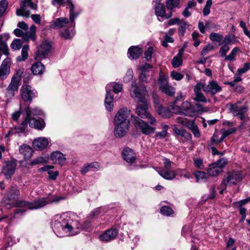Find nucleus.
<instances>
[{
	"label": "nucleus",
	"instance_id": "1",
	"mask_svg": "<svg viewBox=\"0 0 250 250\" xmlns=\"http://www.w3.org/2000/svg\"><path fill=\"white\" fill-rule=\"evenodd\" d=\"M77 218V216L71 212L56 215L52 219L51 227L59 237L76 235L81 226Z\"/></svg>",
	"mask_w": 250,
	"mask_h": 250
},
{
	"label": "nucleus",
	"instance_id": "2",
	"mask_svg": "<svg viewBox=\"0 0 250 250\" xmlns=\"http://www.w3.org/2000/svg\"><path fill=\"white\" fill-rule=\"evenodd\" d=\"M131 97L137 99L141 103L136 109V114L143 119H147L149 124L155 125L157 122L155 118L148 112V104L146 101V87L143 84L132 82L130 89Z\"/></svg>",
	"mask_w": 250,
	"mask_h": 250
},
{
	"label": "nucleus",
	"instance_id": "3",
	"mask_svg": "<svg viewBox=\"0 0 250 250\" xmlns=\"http://www.w3.org/2000/svg\"><path fill=\"white\" fill-rule=\"evenodd\" d=\"M61 199L60 197L56 196H48L35 200L34 202H29L25 201H21L14 203L11 205H6V206L7 208L18 206L26 207L29 209H36L43 207L48 204L58 202Z\"/></svg>",
	"mask_w": 250,
	"mask_h": 250
},
{
	"label": "nucleus",
	"instance_id": "4",
	"mask_svg": "<svg viewBox=\"0 0 250 250\" xmlns=\"http://www.w3.org/2000/svg\"><path fill=\"white\" fill-rule=\"evenodd\" d=\"M71 20L70 18L61 17L56 19L50 23V27L53 29H59L67 27V28L62 31L61 36L65 39H70L75 35L74 27L75 22L74 24H71Z\"/></svg>",
	"mask_w": 250,
	"mask_h": 250
},
{
	"label": "nucleus",
	"instance_id": "5",
	"mask_svg": "<svg viewBox=\"0 0 250 250\" xmlns=\"http://www.w3.org/2000/svg\"><path fill=\"white\" fill-rule=\"evenodd\" d=\"M131 121L137 132L148 135L153 133L155 131V127L135 115H131Z\"/></svg>",
	"mask_w": 250,
	"mask_h": 250
},
{
	"label": "nucleus",
	"instance_id": "6",
	"mask_svg": "<svg viewBox=\"0 0 250 250\" xmlns=\"http://www.w3.org/2000/svg\"><path fill=\"white\" fill-rule=\"evenodd\" d=\"M30 112L27 111V116L24 120L22 122L21 127L20 128L21 132H24L27 128V125L29 124L31 127L39 130H42L45 126V123L43 119H37L35 117L30 118Z\"/></svg>",
	"mask_w": 250,
	"mask_h": 250
},
{
	"label": "nucleus",
	"instance_id": "7",
	"mask_svg": "<svg viewBox=\"0 0 250 250\" xmlns=\"http://www.w3.org/2000/svg\"><path fill=\"white\" fill-rule=\"evenodd\" d=\"M168 76L160 72L158 79L160 89L168 96H172L175 93L174 88L168 83Z\"/></svg>",
	"mask_w": 250,
	"mask_h": 250
},
{
	"label": "nucleus",
	"instance_id": "8",
	"mask_svg": "<svg viewBox=\"0 0 250 250\" xmlns=\"http://www.w3.org/2000/svg\"><path fill=\"white\" fill-rule=\"evenodd\" d=\"M28 7L33 10L37 9V4L32 2V0H21L20 8L17 10L16 14L18 16L29 18L30 12L27 9Z\"/></svg>",
	"mask_w": 250,
	"mask_h": 250
},
{
	"label": "nucleus",
	"instance_id": "9",
	"mask_svg": "<svg viewBox=\"0 0 250 250\" xmlns=\"http://www.w3.org/2000/svg\"><path fill=\"white\" fill-rule=\"evenodd\" d=\"M227 163L226 159L221 158L216 162L209 165V167L207 170L208 175L212 177L219 175L223 171L222 169L227 164Z\"/></svg>",
	"mask_w": 250,
	"mask_h": 250
},
{
	"label": "nucleus",
	"instance_id": "10",
	"mask_svg": "<svg viewBox=\"0 0 250 250\" xmlns=\"http://www.w3.org/2000/svg\"><path fill=\"white\" fill-rule=\"evenodd\" d=\"M36 26L32 25L30 26L29 32H24L21 29H16L14 31V33L16 36L21 37L25 42H28L29 40L33 41H35L36 40Z\"/></svg>",
	"mask_w": 250,
	"mask_h": 250
},
{
	"label": "nucleus",
	"instance_id": "11",
	"mask_svg": "<svg viewBox=\"0 0 250 250\" xmlns=\"http://www.w3.org/2000/svg\"><path fill=\"white\" fill-rule=\"evenodd\" d=\"M242 174L238 171L228 172L225 176L222 184L225 186L235 185L242 179Z\"/></svg>",
	"mask_w": 250,
	"mask_h": 250
},
{
	"label": "nucleus",
	"instance_id": "12",
	"mask_svg": "<svg viewBox=\"0 0 250 250\" xmlns=\"http://www.w3.org/2000/svg\"><path fill=\"white\" fill-rule=\"evenodd\" d=\"M238 102L235 104H231L229 107L230 112L233 116L238 117L240 120H244L247 116L248 107L246 106H240Z\"/></svg>",
	"mask_w": 250,
	"mask_h": 250
},
{
	"label": "nucleus",
	"instance_id": "13",
	"mask_svg": "<svg viewBox=\"0 0 250 250\" xmlns=\"http://www.w3.org/2000/svg\"><path fill=\"white\" fill-rule=\"evenodd\" d=\"M153 97L155 104V108L157 113L164 118H169L172 116V112L168 108L163 107L159 102L158 96L153 94Z\"/></svg>",
	"mask_w": 250,
	"mask_h": 250
},
{
	"label": "nucleus",
	"instance_id": "14",
	"mask_svg": "<svg viewBox=\"0 0 250 250\" xmlns=\"http://www.w3.org/2000/svg\"><path fill=\"white\" fill-rule=\"evenodd\" d=\"M64 6L69 10V18L71 20V24H74L75 19L80 14L81 11L78 6L75 5L71 0H67L64 3Z\"/></svg>",
	"mask_w": 250,
	"mask_h": 250
},
{
	"label": "nucleus",
	"instance_id": "15",
	"mask_svg": "<svg viewBox=\"0 0 250 250\" xmlns=\"http://www.w3.org/2000/svg\"><path fill=\"white\" fill-rule=\"evenodd\" d=\"M129 114L130 110L127 108L121 109L114 117V124H123V123L130 124L129 120H127Z\"/></svg>",
	"mask_w": 250,
	"mask_h": 250
},
{
	"label": "nucleus",
	"instance_id": "16",
	"mask_svg": "<svg viewBox=\"0 0 250 250\" xmlns=\"http://www.w3.org/2000/svg\"><path fill=\"white\" fill-rule=\"evenodd\" d=\"M37 92L32 89L29 85H23L21 89V95L25 102H31L33 98L36 96Z\"/></svg>",
	"mask_w": 250,
	"mask_h": 250
},
{
	"label": "nucleus",
	"instance_id": "17",
	"mask_svg": "<svg viewBox=\"0 0 250 250\" xmlns=\"http://www.w3.org/2000/svg\"><path fill=\"white\" fill-rule=\"evenodd\" d=\"M118 233V230L116 229H109L104 231L99 236V239L104 242H108L114 240Z\"/></svg>",
	"mask_w": 250,
	"mask_h": 250
},
{
	"label": "nucleus",
	"instance_id": "18",
	"mask_svg": "<svg viewBox=\"0 0 250 250\" xmlns=\"http://www.w3.org/2000/svg\"><path fill=\"white\" fill-rule=\"evenodd\" d=\"M203 90L205 92L215 94L222 90V87L216 81L212 80L209 81L208 84H203Z\"/></svg>",
	"mask_w": 250,
	"mask_h": 250
},
{
	"label": "nucleus",
	"instance_id": "19",
	"mask_svg": "<svg viewBox=\"0 0 250 250\" xmlns=\"http://www.w3.org/2000/svg\"><path fill=\"white\" fill-rule=\"evenodd\" d=\"M51 48V44L50 42L46 41L43 42L37 51L36 54L37 57L40 59L45 58L49 53Z\"/></svg>",
	"mask_w": 250,
	"mask_h": 250
},
{
	"label": "nucleus",
	"instance_id": "20",
	"mask_svg": "<svg viewBox=\"0 0 250 250\" xmlns=\"http://www.w3.org/2000/svg\"><path fill=\"white\" fill-rule=\"evenodd\" d=\"M16 166V163L14 161H9L6 163L2 169V172L5 175L6 178H11V176L15 172Z\"/></svg>",
	"mask_w": 250,
	"mask_h": 250
},
{
	"label": "nucleus",
	"instance_id": "21",
	"mask_svg": "<svg viewBox=\"0 0 250 250\" xmlns=\"http://www.w3.org/2000/svg\"><path fill=\"white\" fill-rule=\"evenodd\" d=\"M114 135L117 138H122L125 136L127 133L129 129V126L130 124H114Z\"/></svg>",
	"mask_w": 250,
	"mask_h": 250
},
{
	"label": "nucleus",
	"instance_id": "22",
	"mask_svg": "<svg viewBox=\"0 0 250 250\" xmlns=\"http://www.w3.org/2000/svg\"><path fill=\"white\" fill-rule=\"evenodd\" d=\"M11 62L9 58L4 59L0 66V78L5 79L10 72Z\"/></svg>",
	"mask_w": 250,
	"mask_h": 250
},
{
	"label": "nucleus",
	"instance_id": "23",
	"mask_svg": "<svg viewBox=\"0 0 250 250\" xmlns=\"http://www.w3.org/2000/svg\"><path fill=\"white\" fill-rule=\"evenodd\" d=\"M20 196V192L17 186H11L6 193L4 197L9 201H16Z\"/></svg>",
	"mask_w": 250,
	"mask_h": 250
},
{
	"label": "nucleus",
	"instance_id": "24",
	"mask_svg": "<svg viewBox=\"0 0 250 250\" xmlns=\"http://www.w3.org/2000/svg\"><path fill=\"white\" fill-rule=\"evenodd\" d=\"M203 89V84L198 83L194 87V92L195 97L193 100L196 102H201L204 103L207 102V100L204 94L201 92Z\"/></svg>",
	"mask_w": 250,
	"mask_h": 250
},
{
	"label": "nucleus",
	"instance_id": "25",
	"mask_svg": "<svg viewBox=\"0 0 250 250\" xmlns=\"http://www.w3.org/2000/svg\"><path fill=\"white\" fill-rule=\"evenodd\" d=\"M124 160L128 163H133L136 159V154L134 151L128 148H125L122 151Z\"/></svg>",
	"mask_w": 250,
	"mask_h": 250
},
{
	"label": "nucleus",
	"instance_id": "26",
	"mask_svg": "<svg viewBox=\"0 0 250 250\" xmlns=\"http://www.w3.org/2000/svg\"><path fill=\"white\" fill-rule=\"evenodd\" d=\"M51 160L55 164H59L63 166L66 161V158L64 154L59 151L53 152L50 156Z\"/></svg>",
	"mask_w": 250,
	"mask_h": 250
},
{
	"label": "nucleus",
	"instance_id": "27",
	"mask_svg": "<svg viewBox=\"0 0 250 250\" xmlns=\"http://www.w3.org/2000/svg\"><path fill=\"white\" fill-rule=\"evenodd\" d=\"M155 169L161 177L167 180H172L176 176V172L174 170H165L159 167H157Z\"/></svg>",
	"mask_w": 250,
	"mask_h": 250
},
{
	"label": "nucleus",
	"instance_id": "28",
	"mask_svg": "<svg viewBox=\"0 0 250 250\" xmlns=\"http://www.w3.org/2000/svg\"><path fill=\"white\" fill-rule=\"evenodd\" d=\"M106 93H112L118 94L123 90V84L120 83L111 82L107 84L105 86Z\"/></svg>",
	"mask_w": 250,
	"mask_h": 250
},
{
	"label": "nucleus",
	"instance_id": "29",
	"mask_svg": "<svg viewBox=\"0 0 250 250\" xmlns=\"http://www.w3.org/2000/svg\"><path fill=\"white\" fill-rule=\"evenodd\" d=\"M48 143V139L44 137H40L33 141V146L35 149L42 150L47 146Z\"/></svg>",
	"mask_w": 250,
	"mask_h": 250
},
{
	"label": "nucleus",
	"instance_id": "30",
	"mask_svg": "<svg viewBox=\"0 0 250 250\" xmlns=\"http://www.w3.org/2000/svg\"><path fill=\"white\" fill-rule=\"evenodd\" d=\"M20 82L12 79L10 84L7 88L6 95L9 97H13L14 95L15 92L17 91L19 86Z\"/></svg>",
	"mask_w": 250,
	"mask_h": 250
},
{
	"label": "nucleus",
	"instance_id": "31",
	"mask_svg": "<svg viewBox=\"0 0 250 250\" xmlns=\"http://www.w3.org/2000/svg\"><path fill=\"white\" fill-rule=\"evenodd\" d=\"M142 49L138 46H132L128 50V57L131 59L138 58L142 53Z\"/></svg>",
	"mask_w": 250,
	"mask_h": 250
},
{
	"label": "nucleus",
	"instance_id": "32",
	"mask_svg": "<svg viewBox=\"0 0 250 250\" xmlns=\"http://www.w3.org/2000/svg\"><path fill=\"white\" fill-rule=\"evenodd\" d=\"M155 14L157 17L167 19L172 16L171 14L167 16L165 11V7L163 4L158 3L155 6Z\"/></svg>",
	"mask_w": 250,
	"mask_h": 250
},
{
	"label": "nucleus",
	"instance_id": "33",
	"mask_svg": "<svg viewBox=\"0 0 250 250\" xmlns=\"http://www.w3.org/2000/svg\"><path fill=\"white\" fill-rule=\"evenodd\" d=\"M44 65L40 62L34 63L31 67V70L34 75H42L44 72Z\"/></svg>",
	"mask_w": 250,
	"mask_h": 250
},
{
	"label": "nucleus",
	"instance_id": "34",
	"mask_svg": "<svg viewBox=\"0 0 250 250\" xmlns=\"http://www.w3.org/2000/svg\"><path fill=\"white\" fill-rule=\"evenodd\" d=\"M19 151L22 154L25 160L29 159L32 154V149L30 146L27 145H22L20 147Z\"/></svg>",
	"mask_w": 250,
	"mask_h": 250
},
{
	"label": "nucleus",
	"instance_id": "35",
	"mask_svg": "<svg viewBox=\"0 0 250 250\" xmlns=\"http://www.w3.org/2000/svg\"><path fill=\"white\" fill-rule=\"evenodd\" d=\"M104 105L106 109L111 111L113 109V95L112 93H106L104 100Z\"/></svg>",
	"mask_w": 250,
	"mask_h": 250
},
{
	"label": "nucleus",
	"instance_id": "36",
	"mask_svg": "<svg viewBox=\"0 0 250 250\" xmlns=\"http://www.w3.org/2000/svg\"><path fill=\"white\" fill-rule=\"evenodd\" d=\"M29 49L28 45H24L22 48L21 55L18 56L17 60L19 62L24 61L28 56V51Z\"/></svg>",
	"mask_w": 250,
	"mask_h": 250
},
{
	"label": "nucleus",
	"instance_id": "37",
	"mask_svg": "<svg viewBox=\"0 0 250 250\" xmlns=\"http://www.w3.org/2000/svg\"><path fill=\"white\" fill-rule=\"evenodd\" d=\"M25 111L26 116H27V111L30 112V115L29 119H31L33 117H35L39 115H41L42 114V111L38 108H35L32 109H30L29 107H27L25 108Z\"/></svg>",
	"mask_w": 250,
	"mask_h": 250
},
{
	"label": "nucleus",
	"instance_id": "38",
	"mask_svg": "<svg viewBox=\"0 0 250 250\" xmlns=\"http://www.w3.org/2000/svg\"><path fill=\"white\" fill-rule=\"evenodd\" d=\"M188 128L191 130L195 138H199L200 137V132L193 121L188 125Z\"/></svg>",
	"mask_w": 250,
	"mask_h": 250
},
{
	"label": "nucleus",
	"instance_id": "39",
	"mask_svg": "<svg viewBox=\"0 0 250 250\" xmlns=\"http://www.w3.org/2000/svg\"><path fill=\"white\" fill-rule=\"evenodd\" d=\"M197 182H200L208 178V173L201 171H197L194 172Z\"/></svg>",
	"mask_w": 250,
	"mask_h": 250
},
{
	"label": "nucleus",
	"instance_id": "40",
	"mask_svg": "<svg viewBox=\"0 0 250 250\" xmlns=\"http://www.w3.org/2000/svg\"><path fill=\"white\" fill-rule=\"evenodd\" d=\"M180 4V0H167L166 6L168 9L172 10L178 7Z\"/></svg>",
	"mask_w": 250,
	"mask_h": 250
},
{
	"label": "nucleus",
	"instance_id": "41",
	"mask_svg": "<svg viewBox=\"0 0 250 250\" xmlns=\"http://www.w3.org/2000/svg\"><path fill=\"white\" fill-rule=\"evenodd\" d=\"M48 158L43 156H39L33 159L31 162V165L33 166L39 164H43L48 162Z\"/></svg>",
	"mask_w": 250,
	"mask_h": 250
},
{
	"label": "nucleus",
	"instance_id": "42",
	"mask_svg": "<svg viewBox=\"0 0 250 250\" xmlns=\"http://www.w3.org/2000/svg\"><path fill=\"white\" fill-rule=\"evenodd\" d=\"M236 130V128L235 127L230 128L227 130L222 129L221 130V132L222 133V140H224L229 135L235 133Z\"/></svg>",
	"mask_w": 250,
	"mask_h": 250
},
{
	"label": "nucleus",
	"instance_id": "43",
	"mask_svg": "<svg viewBox=\"0 0 250 250\" xmlns=\"http://www.w3.org/2000/svg\"><path fill=\"white\" fill-rule=\"evenodd\" d=\"M176 123L179 124V125L186 126L188 127V125L192 123V121L188 120L187 118L184 117H179L177 118L175 120Z\"/></svg>",
	"mask_w": 250,
	"mask_h": 250
},
{
	"label": "nucleus",
	"instance_id": "44",
	"mask_svg": "<svg viewBox=\"0 0 250 250\" xmlns=\"http://www.w3.org/2000/svg\"><path fill=\"white\" fill-rule=\"evenodd\" d=\"M219 133L215 131L211 138V144L212 145H218L220 144L223 140H222V136L219 138Z\"/></svg>",
	"mask_w": 250,
	"mask_h": 250
},
{
	"label": "nucleus",
	"instance_id": "45",
	"mask_svg": "<svg viewBox=\"0 0 250 250\" xmlns=\"http://www.w3.org/2000/svg\"><path fill=\"white\" fill-rule=\"evenodd\" d=\"M22 43L23 42L21 40L16 39L12 42L11 46L14 50H19L21 48Z\"/></svg>",
	"mask_w": 250,
	"mask_h": 250
},
{
	"label": "nucleus",
	"instance_id": "46",
	"mask_svg": "<svg viewBox=\"0 0 250 250\" xmlns=\"http://www.w3.org/2000/svg\"><path fill=\"white\" fill-rule=\"evenodd\" d=\"M162 128L163 130L161 131L157 132L156 134V137L159 139H164L166 137L169 126L167 125H164Z\"/></svg>",
	"mask_w": 250,
	"mask_h": 250
},
{
	"label": "nucleus",
	"instance_id": "47",
	"mask_svg": "<svg viewBox=\"0 0 250 250\" xmlns=\"http://www.w3.org/2000/svg\"><path fill=\"white\" fill-rule=\"evenodd\" d=\"M161 213L166 216H170L174 213L173 209L168 206H163L160 209Z\"/></svg>",
	"mask_w": 250,
	"mask_h": 250
},
{
	"label": "nucleus",
	"instance_id": "48",
	"mask_svg": "<svg viewBox=\"0 0 250 250\" xmlns=\"http://www.w3.org/2000/svg\"><path fill=\"white\" fill-rule=\"evenodd\" d=\"M239 51V49L237 47H234L231 51L230 53L226 56L225 57V60H229V61H232L235 60L236 53Z\"/></svg>",
	"mask_w": 250,
	"mask_h": 250
},
{
	"label": "nucleus",
	"instance_id": "49",
	"mask_svg": "<svg viewBox=\"0 0 250 250\" xmlns=\"http://www.w3.org/2000/svg\"><path fill=\"white\" fill-rule=\"evenodd\" d=\"M194 107L196 112V116L201 114L203 112H207L208 111V109L206 107L204 108L200 104L196 103L194 105Z\"/></svg>",
	"mask_w": 250,
	"mask_h": 250
},
{
	"label": "nucleus",
	"instance_id": "50",
	"mask_svg": "<svg viewBox=\"0 0 250 250\" xmlns=\"http://www.w3.org/2000/svg\"><path fill=\"white\" fill-rule=\"evenodd\" d=\"M177 173L179 176L181 177L183 176L187 179H190L192 177L191 173L185 169H178L177 170Z\"/></svg>",
	"mask_w": 250,
	"mask_h": 250
},
{
	"label": "nucleus",
	"instance_id": "51",
	"mask_svg": "<svg viewBox=\"0 0 250 250\" xmlns=\"http://www.w3.org/2000/svg\"><path fill=\"white\" fill-rule=\"evenodd\" d=\"M209 39L213 42H220L223 39V36L218 33L212 32L209 35Z\"/></svg>",
	"mask_w": 250,
	"mask_h": 250
},
{
	"label": "nucleus",
	"instance_id": "52",
	"mask_svg": "<svg viewBox=\"0 0 250 250\" xmlns=\"http://www.w3.org/2000/svg\"><path fill=\"white\" fill-rule=\"evenodd\" d=\"M8 3L6 0L0 1V17H1L6 11Z\"/></svg>",
	"mask_w": 250,
	"mask_h": 250
},
{
	"label": "nucleus",
	"instance_id": "53",
	"mask_svg": "<svg viewBox=\"0 0 250 250\" xmlns=\"http://www.w3.org/2000/svg\"><path fill=\"white\" fill-rule=\"evenodd\" d=\"M182 58L176 56L174 57L171 61L172 66L174 68H176L182 65Z\"/></svg>",
	"mask_w": 250,
	"mask_h": 250
},
{
	"label": "nucleus",
	"instance_id": "54",
	"mask_svg": "<svg viewBox=\"0 0 250 250\" xmlns=\"http://www.w3.org/2000/svg\"><path fill=\"white\" fill-rule=\"evenodd\" d=\"M21 126H19L18 127L10 128L9 130L7 132V133L5 135V138L7 139V140L9 141V138L13 135L17 133V132H21L20 128Z\"/></svg>",
	"mask_w": 250,
	"mask_h": 250
},
{
	"label": "nucleus",
	"instance_id": "55",
	"mask_svg": "<svg viewBox=\"0 0 250 250\" xmlns=\"http://www.w3.org/2000/svg\"><path fill=\"white\" fill-rule=\"evenodd\" d=\"M133 77V72L131 69H127L125 76L123 78V81L125 83H128L132 80Z\"/></svg>",
	"mask_w": 250,
	"mask_h": 250
},
{
	"label": "nucleus",
	"instance_id": "56",
	"mask_svg": "<svg viewBox=\"0 0 250 250\" xmlns=\"http://www.w3.org/2000/svg\"><path fill=\"white\" fill-rule=\"evenodd\" d=\"M212 5V0H208L206 2L205 6L204 7L203 13L205 16L208 15L210 13V9Z\"/></svg>",
	"mask_w": 250,
	"mask_h": 250
},
{
	"label": "nucleus",
	"instance_id": "57",
	"mask_svg": "<svg viewBox=\"0 0 250 250\" xmlns=\"http://www.w3.org/2000/svg\"><path fill=\"white\" fill-rule=\"evenodd\" d=\"M250 201V196L244 199H242L238 202H235L233 203V205L236 207H243V206L246 205Z\"/></svg>",
	"mask_w": 250,
	"mask_h": 250
},
{
	"label": "nucleus",
	"instance_id": "58",
	"mask_svg": "<svg viewBox=\"0 0 250 250\" xmlns=\"http://www.w3.org/2000/svg\"><path fill=\"white\" fill-rule=\"evenodd\" d=\"M213 49V45L211 43H208L203 49L201 52V55L202 56H205Z\"/></svg>",
	"mask_w": 250,
	"mask_h": 250
},
{
	"label": "nucleus",
	"instance_id": "59",
	"mask_svg": "<svg viewBox=\"0 0 250 250\" xmlns=\"http://www.w3.org/2000/svg\"><path fill=\"white\" fill-rule=\"evenodd\" d=\"M250 69V63L246 62L244 63V66L242 68L238 69L237 72L239 75H241L246 73Z\"/></svg>",
	"mask_w": 250,
	"mask_h": 250
},
{
	"label": "nucleus",
	"instance_id": "60",
	"mask_svg": "<svg viewBox=\"0 0 250 250\" xmlns=\"http://www.w3.org/2000/svg\"><path fill=\"white\" fill-rule=\"evenodd\" d=\"M223 45L221 47L219 53L222 57H226L227 52L229 50V47L227 44H222Z\"/></svg>",
	"mask_w": 250,
	"mask_h": 250
},
{
	"label": "nucleus",
	"instance_id": "61",
	"mask_svg": "<svg viewBox=\"0 0 250 250\" xmlns=\"http://www.w3.org/2000/svg\"><path fill=\"white\" fill-rule=\"evenodd\" d=\"M170 76L173 79L176 81H180L184 77V76L182 74L175 71H172L171 72Z\"/></svg>",
	"mask_w": 250,
	"mask_h": 250
},
{
	"label": "nucleus",
	"instance_id": "62",
	"mask_svg": "<svg viewBox=\"0 0 250 250\" xmlns=\"http://www.w3.org/2000/svg\"><path fill=\"white\" fill-rule=\"evenodd\" d=\"M186 116L189 117H194L196 116V112L194 107V105H191L190 108L187 110V112H184Z\"/></svg>",
	"mask_w": 250,
	"mask_h": 250
},
{
	"label": "nucleus",
	"instance_id": "63",
	"mask_svg": "<svg viewBox=\"0 0 250 250\" xmlns=\"http://www.w3.org/2000/svg\"><path fill=\"white\" fill-rule=\"evenodd\" d=\"M153 53V48L151 47L148 48V49L145 51V57L146 61H148L151 60Z\"/></svg>",
	"mask_w": 250,
	"mask_h": 250
},
{
	"label": "nucleus",
	"instance_id": "64",
	"mask_svg": "<svg viewBox=\"0 0 250 250\" xmlns=\"http://www.w3.org/2000/svg\"><path fill=\"white\" fill-rule=\"evenodd\" d=\"M233 37L230 35H228L225 37L224 41L221 43V44H232L234 43L233 41Z\"/></svg>",
	"mask_w": 250,
	"mask_h": 250
}]
</instances>
